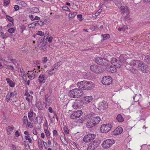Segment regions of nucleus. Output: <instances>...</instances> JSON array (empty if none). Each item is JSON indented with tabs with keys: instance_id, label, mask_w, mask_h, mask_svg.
Returning <instances> with one entry per match:
<instances>
[{
	"instance_id": "1",
	"label": "nucleus",
	"mask_w": 150,
	"mask_h": 150,
	"mask_svg": "<svg viewBox=\"0 0 150 150\" xmlns=\"http://www.w3.org/2000/svg\"><path fill=\"white\" fill-rule=\"evenodd\" d=\"M77 85L81 89L89 90L92 89L94 87V84L91 81H83L78 82Z\"/></svg>"
},
{
	"instance_id": "2",
	"label": "nucleus",
	"mask_w": 150,
	"mask_h": 150,
	"mask_svg": "<svg viewBox=\"0 0 150 150\" xmlns=\"http://www.w3.org/2000/svg\"><path fill=\"white\" fill-rule=\"evenodd\" d=\"M100 120L99 117H91L89 120L87 121L86 126L88 128L91 129L98 124Z\"/></svg>"
},
{
	"instance_id": "3",
	"label": "nucleus",
	"mask_w": 150,
	"mask_h": 150,
	"mask_svg": "<svg viewBox=\"0 0 150 150\" xmlns=\"http://www.w3.org/2000/svg\"><path fill=\"white\" fill-rule=\"evenodd\" d=\"M68 94L70 97L77 98L81 97L83 93L81 89L75 88L69 91Z\"/></svg>"
},
{
	"instance_id": "4",
	"label": "nucleus",
	"mask_w": 150,
	"mask_h": 150,
	"mask_svg": "<svg viewBox=\"0 0 150 150\" xmlns=\"http://www.w3.org/2000/svg\"><path fill=\"white\" fill-rule=\"evenodd\" d=\"M47 38L48 37H47L46 39H45L44 37L43 40L40 38L38 39L37 43V46L35 48L39 49L40 50H42L43 52L45 51L46 50L47 40Z\"/></svg>"
},
{
	"instance_id": "5",
	"label": "nucleus",
	"mask_w": 150,
	"mask_h": 150,
	"mask_svg": "<svg viewBox=\"0 0 150 150\" xmlns=\"http://www.w3.org/2000/svg\"><path fill=\"white\" fill-rule=\"evenodd\" d=\"M95 61L97 64L106 67L109 64V61L105 58L98 57L95 59Z\"/></svg>"
},
{
	"instance_id": "6",
	"label": "nucleus",
	"mask_w": 150,
	"mask_h": 150,
	"mask_svg": "<svg viewBox=\"0 0 150 150\" xmlns=\"http://www.w3.org/2000/svg\"><path fill=\"white\" fill-rule=\"evenodd\" d=\"M100 143V140L96 139L93 142L88 144L87 150H94L96 148Z\"/></svg>"
},
{
	"instance_id": "7",
	"label": "nucleus",
	"mask_w": 150,
	"mask_h": 150,
	"mask_svg": "<svg viewBox=\"0 0 150 150\" xmlns=\"http://www.w3.org/2000/svg\"><path fill=\"white\" fill-rule=\"evenodd\" d=\"M115 142L113 139H107L103 141L102 144V147L104 149H108Z\"/></svg>"
},
{
	"instance_id": "8",
	"label": "nucleus",
	"mask_w": 150,
	"mask_h": 150,
	"mask_svg": "<svg viewBox=\"0 0 150 150\" xmlns=\"http://www.w3.org/2000/svg\"><path fill=\"white\" fill-rule=\"evenodd\" d=\"M112 80V77L109 76H105L102 79V84L105 85H109L111 84Z\"/></svg>"
},
{
	"instance_id": "9",
	"label": "nucleus",
	"mask_w": 150,
	"mask_h": 150,
	"mask_svg": "<svg viewBox=\"0 0 150 150\" xmlns=\"http://www.w3.org/2000/svg\"><path fill=\"white\" fill-rule=\"evenodd\" d=\"M108 104L107 102L105 101H103L98 103L96 106L98 110H104L108 108Z\"/></svg>"
},
{
	"instance_id": "10",
	"label": "nucleus",
	"mask_w": 150,
	"mask_h": 150,
	"mask_svg": "<svg viewBox=\"0 0 150 150\" xmlns=\"http://www.w3.org/2000/svg\"><path fill=\"white\" fill-rule=\"evenodd\" d=\"M90 68L91 71L96 74L103 72L102 68L100 67L95 64L91 66Z\"/></svg>"
},
{
	"instance_id": "11",
	"label": "nucleus",
	"mask_w": 150,
	"mask_h": 150,
	"mask_svg": "<svg viewBox=\"0 0 150 150\" xmlns=\"http://www.w3.org/2000/svg\"><path fill=\"white\" fill-rule=\"evenodd\" d=\"M96 136V135L89 133L85 135L83 138V140L85 142H89L94 139Z\"/></svg>"
},
{
	"instance_id": "12",
	"label": "nucleus",
	"mask_w": 150,
	"mask_h": 150,
	"mask_svg": "<svg viewBox=\"0 0 150 150\" xmlns=\"http://www.w3.org/2000/svg\"><path fill=\"white\" fill-rule=\"evenodd\" d=\"M112 125L111 124H103L100 127V130L102 133H106L111 129Z\"/></svg>"
},
{
	"instance_id": "13",
	"label": "nucleus",
	"mask_w": 150,
	"mask_h": 150,
	"mask_svg": "<svg viewBox=\"0 0 150 150\" xmlns=\"http://www.w3.org/2000/svg\"><path fill=\"white\" fill-rule=\"evenodd\" d=\"M82 112L81 110H78L73 112L70 116L71 119H74L79 117L82 115Z\"/></svg>"
},
{
	"instance_id": "14",
	"label": "nucleus",
	"mask_w": 150,
	"mask_h": 150,
	"mask_svg": "<svg viewBox=\"0 0 150 150\" xmlns=\"http://www.w3.org/2000/svg\"><path fill=\"white\" fill-rule=\"evenodd\" d=\"M111 63L115 67L120 68L121 66V62L120 60L115 58H112L111 60Z\"/></svg>"
},
{
	"instance_id": "15",
	"label": "nucleus",
	"mask_w": 150,
	"mask_h": 150,
	"mask_svg": "<svg viewBox=\"0 0 150 150\" xmlns=\"http://www.w3.org/2000/svg\"><path fill=\"white\" fill-rule=\"evenodd\" d=\"M141 67L140 68V69L139 70V71H141L142 72L147 73L148 71L149 67L148 66L144 63L143 62L142 65H141Z\"/></svg>"
},
{
	"instance_id": "16",
	"label": "nucleus",
	"mask_w": 150,
	"mask_h": 150,
	"mask_svg": "<svg viewBox=\"0 0 150 150\" xmlns=\"http://www.w3.org/2000/svg\"><path fill=\"white\" fill-rule=\"evenodd\" d=\"M120 9L122 13H129L128 7L127 6H122L120 7Z\"/></svg>"
},
{
	"instance_id": "17",
	"label": "nucleus",
	"mask_w": 150,
	"mask_h": 150,
	"mask_svg": "<svg viewBox=\"0 0 150 150\" xmlns=\"http://www.w3.org/2000/svg\"><path fill=\"white\" fill-rule=\"evenodd\" d=\"M122 131V128L121 127H119L114 130L113 133L115 135H117L121 133Z\"/></svg>"
},
{
	"instance_id": "18",
	"label": "nucleus",
	"mask_w": 150,
	"mask_h": 150,
	"mask_svg": "<svg viewBox=\"0 0 150 150\" xmlns=\"http://www.w3.org/2000/svg\"><path fill=\"white\" fill-rule=\"evenodd\" d=\"M46 79L45 75L40 74L38 77L39 83H44L45 82Z\"/></svg>"
},
{
	"instance_id": "19",
	"label": "nucleus",
	"mask_w": 150,
	"mask_h": 150,
	"mask_svg": "<svg viewBox=\"0 0 150 150\" xmlns=\"http://www.w3.org/2000/svg\"><path fill=\"white\" fill-rule=\"evenodd\" d=\"M81 101L79 100H76L72 105V107L74 109H77L79 108L81 105Z\"/></svg>"
},
{
	"instance_id": "20",
	"label": "nucleus",
	"mask_w": 150,
	"mask_h": 150,
	"mask_svg": "<svg viewBox=\"0 0 150 150\" xmlns=\"http://www.w3.org/2000/svg\"><path fill=\"white\" fill-rule=\"evenodd\" d=\"M28 72L27 74L28 75V78H29V79L30 80L33 79L35 78V74L34 71H28ZM35 72H36V71H35Z\"/></svg>"
},
{
	"instance_id": "21",
	"label": "nucleus",
	"mask_w": 150,
	"mask_h": 150,
	"mask_svg": "<svg viewBox=\"0 0 150 150\" xmlns=\"http://www.w3.org/2000/svg\"><path fill=\"white\" fill-rule=\"evenodd\" d=\"M142 60L147 64L150 65V56L147 55L142 56Z\"/></svg>"
},
{
	"instance_id": "22",
	"label": "nucleus",
	"mask_w": 150,
	"mask_h": 150,
	"mask_svg": "<svg viewBox=\"0 0 150 150\" xmlns=\"http://www.w3.org/2000/svg\"><path fill=\"white\" fill-rule=\"evenodd\" d=\"M107 67H108L107 68V70L110 72L114 73L115 71H116V69L114 66H110L108 64Z\"/></svg>"
},
{
	"instance_id": "23",
	"label": "nucleus",
	"mask_w": 150,
	"mask_h": 150,
	"mask_svg": "<svg viewBox=\"0 0 150 150\" xmlns=\"http://www.w3.org/2000/svg\"><path fill=\"white\" fill-rule=\"evenodd\" d=\"M140 60H132L130 62V64L132 66H133L135 67H137V65Z\"/></svg>"
},
{
	"instance_id": "24",
	"label": "nucleus",
	"mask_w": 150,
	"mask_h": 150,
	"mask_svg": "<svg viewBox=\"0 0 150 150\" xmlns=\"http://www.w3.org/2000/svg\"><path fill=\"white\" fill-rule=\"evenodd\" d=\"M92 100V98L91 96H86L83 98V100L86 103H88L90 102Z\"/></svg>"
},
{
	"instance_id": "25",
	"label": "nucleus",
	"mask_w": 150,
	"mask_h": 150,
	"mask_svg": "<svg viewBox=\"0 0 150 150\" xmlns=\"http://www.w3.org/2000/svg\"><path fill=\"white\" fill-rule=\"evenodd\" d=\"M6 80L8 82L10 86L12 87H13L15 85L14 83L13 82V81L11 80L9 78H6Z\"/></svg>"
},
{
	"instance_id": "26",
	"label": "nucleus",
	"mask_w": 150,
	"mask_h": 150,
	"mask_svg": "<svg viewBox=\"0 0 150 150\" xmlns=\"http://www.w3.org/2000/svg\"><path fill=\"white\" fill-rule=\"evenodd\" d=\"M35 105L36 107L40 110H42L43 108V107H42V103L41 102L38 101L37 102L35 103Z\"/></svg>"
},
{
	"instance_id": "27",
	"label": "nucleus",
	"mask_w": 150,
	"mask_h": 150,
	"mask_svg": "<svg viewBox=\"0 0 150 150\" xmlns=\"http://www.w3.org/2000/svg\"><path fill=\"white\" fill-rule=\"evenodd\" d=\"M116 119L117 120L120 122H122L124 120L123 118L120 114H119L117 115Z\"/></svg>"
},
{
	"instance_id": "28",
	"label": "nucleus",
	"mask_w": 150,
	"mask_h": 150,
	"mask_svg": "<svg viewBox=\"0 0 150 150\" xmlns=\"http://www.w3.org/2000/svg\"><path fill=\"white\" fill-rule=\"evenodd\" d=\"M13 129V127H11L10 126H8L7 129L8 134H10L12 132Z\"/></svg>"
},
{
	"instance_id": "29",
	"label": "nucleus",
	"mask_w": 150,
	"mask_h": 150,
	"mask_svg": "<svg viewBox=\"0 0 150 150\" xmlns=\"http://www.w3.org/2000/svg\"><path fill=\"white\" fill-rule=\"evenodd\" d=\"M101 36L103 38V40L108 39L110 37V35L109 34L102 35Z\"/></svg>"
},
{
	"instance_id": "30",
	"label": "nucleus",
	"mask_w": 150,
	"mask_h": 150,
	"mask_svg": "<svg viewBox=\"0 0 150 150\" xmlns=\"http://www.w3.org/2000/svg\"><path fill=\"white\" fill-rule=\"evenodd\" d=\"M31 11L34 13H39L40 11L39 9L36 7H33L31 9Z\"/></svg>"
},
{
	"instance_id": "31",
	"label": "nucleus",
	"mask_w": 150,
	"mask_h": 150,
	"mask_svg": "<svg viewBox=\"0 0 150 150\" xmlns=\"http://www.w3.org/2000/svg\"><path fill=\"white\" fill-rule=\"evenodd\" d=\"M6 17L8 21L13 23L14 20L13 17H10L8 15H6Z\"/></svg>"
},
{
	"instance_id": "32",
	"label": "nucleus",
	"mask_w": 150,
	"mask_h": 150,
	"mask_svg": "<svg viewBox=\"0 0 150 150\" xmlns=\"http://www.w3.org/2000/svg\"><path fill=\"white\" fill-rule=\"evenodd\" d=\"M23 123L25 124L27 122H28V120L26 116H24L23 117Z\"/></svg>"
},
{
	"instance_id": "33",
	"label": "nucleus",
	"mask_w": 150,
	"mask_h": 150,
	"mask_svg": "<svg viewBox=\"0 0 150 150\" xmlns=\"http://www.w3.org/2000/svg\"><path fill=\"white\" fill-rule=\"evenodd\" d=\"M11 97V95H9V92L8 93L6 96L5 100L7 102H8L10 100V98Z\"/></svg>"
},
{
	"instance_id": "34",
	"label": "nucleus",
	"mask_w": 150,
	"mask_h": 150,
	"mask_svg": "<svg viewBox=\"0 0 150 150\" xmlns=\"http://www.w3.org/2000/svg\"><path fill=\"white\" fill-rule=\"evenodd\" d=\"M37 23H32L28 25V26L30 28H35L36 26Z\"/></svg>"
},
{
	"instance_id": "35",
	"label": "nucleus",
	"mask_w": 150,
	"mask_h": 150,
	"mask_svg": "<svg viewBox=\"0 0 150 150\" xmlns=\"http://www.w3.org/2000/svg\"><path fill=\"white\" fill-rule=\"evenodd\" d=\"M143 62L142 61L140 60L139 62V63L137 65V67H136L138 68L139 70L140 69V68H141V65H142L143 64Z\"/></svg>"
},
{
	"instance_id": "36",
	"label": "nucleus",
	"mask_w": 150,
	"mask_h": 150,
	"mask_svg": "<svg viewBox=\"0 0 150 150\" xmlns=\"http://www.w3.org/2000/svg\"><path fill=\"white\" fill-rule=\"evenodd\" d=\"M15 31V29L13 28H11L8 30V31L10 33H13Z\"/></svg>"
},
{
	"instance_id": "37",
	"label": "nucleus",
	"mask_w": 150,
	"mask_h": 150,
	"mask_svg": "<svg viewBox=\"0 0 150 150\" xmlns=\"http://www.w3.org/2000/svg\"><path fill=\"white\" fill-rule=\"evenodd\" d=\"M25 139L26 140H28V142L30 143H31L32 142V140L30 138V137L29 135L28 136H25Z\"/></svg>"
},
{
	"instance_id": "38",
	"label": "nucleus",
	"mask_w": 150,
	"mask_h": 150,
	"mask_svg": "<svg viewBox=\"0 0 150 150\" xmlns=\"http://www.w3.org/2000/svg\"><path fill=\"white\" fill-rule=\"evenodd\" d=\"M20 72L21 74L22 77H23L24 76H25V77H26V74H25V72L24 71H23V69H20Z\"/></svg>"
},
{
	"instance_id": "39",
	"label": "nucleus",
	"mask_w": 150,
	"mask_h": 150,
	"mask_svg": "<svg viewBox=\"0 0 150 150\" xmlns=\"http://www.w3.org/2000/svg\"><path fill=\"white\" fill-rule=\"evenodd\" d=\"M17 92L16 91H14L13 92L10 93V95L11 97H13L15 96H16L17 94Z\"/></svg>"
},
{
	"instance_id": "40",
	"label": "nucleus",
	"mask_w": 150,
	"mask_h": 150,
	"mask_svg": "<svg viewBox=\"0 0 150 150\" xmlns=\"http://www.w3.org/2000/svg\"><path fill=\"white\" fill-rule=\"evenodd\" d=\"M28 117L29 118H30V117H33V111L30 110L28 112Z\"/></svg>"
},
{
	"instance_id": "41",
	"label": "nucleus",
	"mask_w": 150,
	"mask_h": 150,
	"mask_svg": "<svg viewBox=\"0 0 150 150\" xmlns=\"http://www.w3.org/2000/svg\"><path fill=\"white\" fill-rule=\"evenodd\" d=\"M50 95H48V93H47L45 95V99L46 101L47 102H48L49 103L50 101V100L49 99H48V97L47 96L49 97L50 96Z\"/></svg>"
},
{
	"instance_id": "42",
	"label": "nucleus",
	"mask_w": 150,
	"mask_h": 150,
	"mask_svg": "<svg viewBox=\"0 0 150 150\" xmlns=\"http://www.w3.org/2000/svg\"><path fill=\"white\" fill-rule=\"evenodd\" d=\"M38 120H39L40 121V124L41 123L42 120H41V118L39 116H37L36 117L35 120L34 121V122H38Z\"/></svg>"
},
{
	"instance_id": "43",
	"label": "nucleus",
	"mask_w": 150,
	"mask_h": 150,
	"mask_svg": "<svg viewBox=\"0 0 150 150\" xmlns=\"http://www.w3.org/2000/svg\"><path fill=\"white\" fill-rule=\"evenodd\" d=\"M44 131H45V132L46 134V136L47 137L50 136V132L49 131V130L47 129H44Z\"/></svg>"
},
{
	"instance_id": "44",
	"label": "nucleus",
	"mask_w": 150,
	"mask_h": 150,
	"mask_svg": "<svg viewBox=\"0 0 150 150\" xmlns=\"http://www.w3.org/2000/svg\"><path fill=\"white\" fill-rule=\"evenodd\" d=\"M0 34L1 35V37L2 38L5 39L7 38V36L6 35L4 34V33L3 32H1L0 33Z\"/></svg>"
},
{
	"instance_id": "45",
	"label": "nucleus",
	"mask_w": 150,
	"mask_h": 150,
	"mask_svg": "<svg viewBox=\"0 0 150 150\" xmlns=\"http://www.w3.org/2000/svg\"><path fill=\"white\" fill-rule=\"evenodd\" d=\"M62 8L63 10L66 11H69L70 10L69 9L67 6H64L62 7Z\"/></svg>"
},
{
	"instance_id": "46",
	"label": "nucleus",
	"mask_w": 150,
	"mask_h": 150,
	"mask_svg": "<svg viewBox=\"0 0 150 150\" xmlns=\"http://www.w3.org/2000/svg\"><path fill=\"white\" fill-rule=\"evenodd\" d=\"M64 131L65 133L67 134L69 133V130L67 127H65L64 128Z\"/></svg>"
},
{
	"instance_id": "47",
	"label": "nucleus",
	"mask_w": 150,
	"mask_h": 150,
	"mask_svg": "<svg viewBox=\"0 0 150 150\" xmlns=\"http://www.w3.org/2000/svg\"><path fill=\"white\" fill-rule=\"evenodd\" d=\"M10 0H4V6H6L10 3Z\"/></svg>"
},
{
	"instance_id": "48",
	"label": "nucleus",
	"mask_w": 150,
	"mask_h": 150,
	"mask_svg": "<svg viewBox=\"0 0 150 150\" xmlns=\"http://www.w3.org/2000/svg\"><path fill=\"white\" fill-rule=\"evenodd\" d=\"M44 34V33L41 31H39L37 33V35H39L40 36H43Z\"/></svg>"
},
{
	"instance_id": "49",
	"label": "nucleus",
	"mask_w": 150,
	"mask_h": 150,
	"mask_svg": "<svg viewBox=\"0 0 150 150\" xmlns=\"http://www.w3.org/2000/svg\"><path fill=\"white\" fill-rule=\"evenodd\" d=\"M46 89V88L45 87H43L42 88V89H41L40 91V94L41 95V93H42V95L44 94V92L45 91Z\"/></svg>"
},
{
	"instance_id": "50",
	"label": "nucleus",
	"mask_w": 150,
	"mask_h": 150,
	"mask_svg": "<svg viewBox=\"0 0 150 150\" xmlns=\"http://www.w3.org/2000/svg\"><path fill=\"white\" fill-rule=\"evenodd\" d=\"M19 7L17 5H15L14 7V9H15L14 11H17L19 9Z\"/></svg>"
},
{
	"instance_id": "51",
	"label": "nucleus",
	"mask_w": 150,
	"mask_h": 150,
	"mask_svg": "<svg viewBox=\"0 0 150 150\" xmlns=\"http://www.w3.org/2000/svg\"><path fill=\"white\" fill-rule=\"evenodd\" d=\"M28 127H30V128H32L33 127V125L32 123L29 122H28Z\"/></svg>"
},
{
	"instance_id": "52",
	"label": "nucleus",
	"mask_w": 150,
	"mask_h": 150,
	"mask_svg": "<svg viewBox=\"0 0 150 150\" xmlns=\"http://www.w3.org/2000/svg\"><path fill=\"white\" fill-rule=\"evenodd\" d=\"M11 149L12 150H16V148L14 145L11 144Z\"/></svg>"
},
{
	"instance_id": "53",
	"label": "nucleus",
	"mask_w": 150,
	"mask_h": 150,
	"mask_svg": "<svg viewBox=\"0 0 150 150\" xmlns=\"http://www.w3.org/2000/svg\"><path fill=\"white\" fill-rule=\"evenodd\" d=\"M58 65H59V63H56L53 66H54V68L55 69H56L58 68Z\"/></svg>"
},
{
	"instance_id": "54",
	"label": "nucleus",
	"mask_w": 150,
	"mask_h": 150,
	"mask_svg": "<svg viewBox=\"0 0 150 150\" xmlns=\"http://www.w3.org/2000/svg\"><path fill=\"white\" fill-rule=\"evenodd\" d=\"M44 23L40 21H38V25H40L42 26L43 25Z\"/></svg>"
},
{
	"instance_id": "55",
	"label": "nucleus",
	"mask_w": 150,
	"mask_h": 150,
	"mask_svg": "<svg viewBox=\"0 0 150 150\" xmlns=\"http://www.w3.org/2000/svg\"><path fill=\"white\" fill-rule=\"evenodd\" d=\"M53 135L54 136H57V131L56 130H54L53 131Z\"/></svg>"
},
{
	"instance_id": "56",
	"label": "nucleus",
	"mask_w": 150,
	"mask_h": 150,
	"mask_svg": "<svg viewBox=\"0 0 150 150\" xmlns=\"http://www.w3.org/2000/svg\"><path fill=\"white\" fill-rule=\"evenodd\" d=\"M43 62H46L47 61V58L46 57H44L42 58Z\"/></svg>"
},
{
	"instance_id": "57",
	"label": "nucleus",
	"mask_w": 150,
	"mask_h": 150,
	"mask_svg": "<svg viewBox=\"0 0 150 150\" xmlns=\"http://www.w3.org/2000/svg\"><path fill=\"white\" fill-rule=\"evenodd\" d=\"M15 135L17 137H18L20 135L19 133L18 130H17L15 132Z\"/></svg>"
},
{
	"instance_id": "58",
	"label": "nucleus",
	"mask_w": 150,
	"mask_h": 150,
	"mask_svg": "<svg viewBox=\"0 0 150 150\" xmlns=\"http://www.w3.org/2000/svg\"><path fill=\"white\" fill-rule=\"evenodd\" d=\"M6 68L9 69H11V70H13L14 69L13 67V66H11V65H10V66L9 65V67H6Z\"/></svg>"
},
{
	"instance_id": "59",
	"label": "nucleus",
	"mask_w": 150,
	"mask_h": 150,
	"mask_svg": "<svg viewBox=\"0 0 150 150\" xmlns=\"http://www.w3.org/2000/svg\"><path fill=\"white\" fill-rule=\"evenodd\" d=\"M129 13H127V15L125 16V18L126 20H129Z\"/></svg>"
},
{
	"instance_id": "60",
	"label": "nucleus",
	"mask_w": 150,
	"mask_h": 150,
	"mask_svg": "<svg viewBox=\"0 0 150 150\" xmlns=\"http://www.w3.org/2000/svg\"><path fill=\"white\" fill-rule=\"evenodd\" d=\"M29 17H30V19L32 20V21H34L33 19V16L32 15H29Z\"/></svg>"
},
{
	"instance_id": "61",
	"label": "nucleus",
	"mask_w": 150,
	"mask_h": 150,
	"mask_svg": "<svg viewBox=\"0 0 150 150\" xmlns=\"http://www.w3.org/2000/svg\"><path fill=\"white\" fill-rule=\"evenodd\" d=\"M55 73V72H53L51 70H50L48 72V74L49 75H52L54 73Z\"/></svg>"
},
{
	"instance_id": "62",
	"label": "nucleus",
	"mask_w": 150,
	"mask_h": 150,
	"mask_svg": "<svg viewBox=\"0 0 150 150\" xmlns=\"http://www.w3.org/2000/svg\"><path fill=\"white\" fill-rule=\"evenodd\" d=\"M40 17H38L37 16H36L34 18V20H40Z\"/></svg>"
},
{
	"instance_id": "63",
	"label": "nucleus",
	"mask_w": 150,
	"mask_h": 150,
	"mask_svg": "<svg viewBox=\"0 0 150 150\" xmlns=\"http://www.w3.org/2000/svg\"><path fill=\"white\" fill-rule=\"evenodd\" d=\"M52 39L53 38L52 37H50L48 39V41L50 42H51L52 41Z\"/></svg>"
},
{
	"instance_id": "64",
	"label": "nucleus",
	"mask_w": 150,
	"mask_h": 150,
	"mask_svg": "<svg viewBox=\"0 0 150 150\" xmlns=\"http://www.w3.org/2000/svg\"><path fill=\"white\" fill-rule=\"evenodd\" d=\"M48 110L49 112L51 113H52L53 112L52 108L51 107H49L48 109Z\"/></svg>"
}]
</instances>
